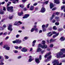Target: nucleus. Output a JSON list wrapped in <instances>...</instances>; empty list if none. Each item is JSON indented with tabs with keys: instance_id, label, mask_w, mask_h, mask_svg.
<instances>
[{
	"instance_id": "57",
	"label": "nucleus",
	"mask_w": 65,
	"mask_h": 65,
	"mask_svg": "<svg viewBox=\"0 0 65 65\" xmlns=\"http://www.w3.org/2000/svg\"><path fill=\"white\" fill-rule=\"evenodd\" d=\"M50 42H52L53 41V39H51L50 40Z\"/></svg>"
},
{
	"instance_id": "32",
	"label": "nucleus",
	"mask_w": 65,
	"mask_h": 65,
	"mask_svg": "<svg viewBox=\"0 0 65 65\" xmlns=\"http://www.w3.org/2000/svg\"><path fill=\"white\" fill-rule=\"evenodd\" d=\"M42 42L43 44H44L45 43V41H42Z\"/></svg>"
},
{
	"instance_id": "24",
	"label": "nucleus",
	"mask_w": 65,
	"mask_h": 65,
	"mask_svg": "<svg viewBox=\"0 0 65 65\" xmlns=\"http://www.w3.org/2000/svg\"><path fill=\"white\" fill-rule=\"evenodd\" d=\"M58 35H59V33H58L56 35L53 36V38H55L56 37H57V36H58Z\"/></svg>"
},
{
	"instance_id": "50",
	"label": "nucleus",
	"mask_w": 65,
	"mask_h": 65,
	"mask_svg": "<svg viewBox=\"0 0 65 65\" xmlns=\"http://www.w3.org/2000/svg\"><path fill=\"white\" fill-rule=\"evenodd\" d=\"M28 37H24V39H25L26 40L27 39H28Z\"/></svg>"
},
{
	"instance_id": "28",
	"label": "nucleus",
	"mask_w": 65,
	"mask_h": 65,
	"mask_svg": "<svg viewBox=\"0 0 65 65\" xmlns=\"http://www.w3.org/2000/svg\"><path fill=\"white\" fill-rule=\"evenodd\" d=\"M12 42L13 43H17V40L15 41H13Z\"/></svg>"
},
{
	"instance_id": "33",
	"label": "nucleus",
	"mask_w": 65,
	"mask_h": 65,
	"mask_svg": "<svg viewBox=\"0 0 65 65\" xmlns=\"http://www.w3.org/2000/svg\"><path fill=\"white\" fill-rule=\"evenodd\" d=\"M13 51L14 53H18V51L17 50H14Z\"/></svg>"
},
{
	"instance_id": "21",
	"label": "nucleus",
	"mask_w": 65,
	"mask_h": 65,
	"mask_svg": "<svg viewBox=\"0 0 65 65\" xmlns=\"http://www.w3.org/2000/svg\"><path fill=\"white\" fill-rule=\"evenodd\" d=\"M34 9V7L33 6H31L30 8V10H32Z\"/></svg>"
},
{
	"instance_id": "17",
	"label": "nucleus",
	"mask_w": 65,
	"mask_h": 65,
	"mask_svg": "<svg viewBox=\"0 0 65 65\" xmlns=\"http://www.w3.org/2000/svg\"><path fill=\"white\" fill-rule=\"evenodd\" d=\"M41 49L40 48H37V52H41Z\"/></svg>"
},
{
	"instance_id": "36",
	"label": "nucleus",
	"mask_w": 65,
	"mask_h": 65,
	"mask_svg": "<svg viewBox=\"0 0 65 65\" xmlns=\"http://www.w3.org/2000/svg\"><path fill=\"white\" fill-rule=\"evenodd\" d=\"M55 25H57V26H58L59 25V23L56 22L55 23Z\"/></svg>"
},
{
	"instance_id": "26",
	"label": "nucleus",
	"mask_w": 65,
	"mask_h": 65,
	"mask_svg": "<svg viewBox=\"0 0 65 65\" xmlns=\"http://www.w3.org/2000/svg\"><path fill=\"white\" fill-rule=\"evenodd\" d=\"M48 2H49V1H46L44 2V3L45 4H48Z\"/></svg>"
},
{
	"instance_id": "59",
	"label": "nucleus",
	"mask_w": 65,
	"mask_h": 65,
	"mask_svg": "<svg viewBox=\"0 0 65 65\" xmlns=\"http://www.w3.org/2000/svg\"><path fill=\"white\" fill-rule=\"evenodd\" d=\"M2 4H4L5 3V2H3L2 3H1Z\"/></svg>"
},
{
	"instance_id": "19",
	"label": "nucleus",
	"mask_w": 65,
	"mask_h": 65,
	"mask_svg": "<svg viewBox=\"0 0 65 65\" xmlns=\"http://www.w3.org/2000/svg\"><path fill=\"white\" fill-rule=\"evenodd\" d=\"M18 15H19V16H21L22 14H23V12H22L21 13H18Z\"/></svg>"
},
{
	"instance_id": "43",
	"label": "nucleus",
	"mask_w": 65,
	"mask_h": 65,
	"mask_svg": "<svg viewBox=\"0 0 65 65\" xmlns=\"http://www.w3.org/2000/svg\"><path fill=\"white\" fill-rule=\"evenodd\" d=\"M37 5V3H36L33 4L34 6H36Z\"/></svg>"
},
{
	"instance_id": "63",
	"label": "nucleus",
	"mask_w": 65,
	"mask_h": 65,
	"mask_svg": "<svg viewBox=\"0 0 65 65\" xmlns=\"http://www.w3.org/2000/svg\"><path fill=\"white\" fill-rule=\"evenodd\" d=\"M56 15H58V14H59V12H56Z\"/></svg>"
},
{
	"instance_id": "44",
	"label": "nucleus",
	"mask_w": 65,
	"mask_h": 65,
	"mask_svg": "<svg viewBox=\"0 0 65 65\" xmlns=\"http://www.w3.org/2000/svg\"><path fill=\"white\" fill-rule=\"evenodd\" d=\"M18 23L17 22H16L15 23H14V25H18Z\"/></svg>"
},
{
	"instance_id": "52",
	"label": "nucleus",
	"mask_w": 65,
	"mask_h": 65,
	"mask_svg": "<svg viewBox=\"0 0 65 65\" xmlns=\"http://www.w3.org/2000/svg\"><path fill=\"white\" fill-rule=\"evenodd\" d=\"M3 44V42H2L0 43V45H2Z\"/></svg>"
},
{
	"instance_id": "10",
	"label": "nucleus",
	"mask_w": 65,
	"mask_h": 65,
	"mask_svg": "<svg viewBox=\"0 0 65 65\" xmlns=\"http://www.w3.org/2000/svg\"><path fill=\"white\" fill-rule=\"evenodd\" d=\"M30 15L29 14H25V16L23 17V19H26L29 17Z\"/></svg>"
},
{
	"instance_id": "22",
	"label": "nucleus",
	"mask_w": 65,
	"mask_h": 65,
	"mask_svg": "<svg viewBox=\"0 0 65 65\" xmlns=\"http://www.w3.org/2000/svg\"><path fill=\"white\" fill-rule=\"evenodd\" d=\"M62 9H64L63 10V11L64 12H65V6H63L61 8Z\"/></svg>"
},
{
	"instance_id": "8",
	"label": "nucleus",
	"mask_w": 65,
	"mask_h": 65,
	"mask_svg": "<svg viewBox=\"0 0 65 65\" xmlns=\"http://www.w3.org/2000/svg\"><path fill=\"white\" fill-rule=\"evenodd\" d=\"M3 48H6V49L7 50H10V47L8 46V45H5L4 46Z\"/></svg>"
},
{
	"instance_id": "58",
	"label": "nucleus",
	"mask_w": 65,
	"mask_h": 65,
	"mask_svg": "<svg viewBox=\"0 0 65 65\" xmlns=\"http://www.w3.org/2000/svg\"><path fill=\"white\" fill-rule=\"evenodd\" d=\"M22 48V47L21 46H20L19 47V49H21Z\"/></svg>"
},
{
	"instance_id": "64",
	"label": "nucleus",
	"mask_w": 65,
	"mask_h": 65,
	"mask_svg": "<svg viewBox=\"0 0 65 65\" xmlns=\"http://www.w3.org/2000/svg\"><path fill=\"white\" fill-rule=\"evenodd\" d=\"M0 30H3V29L2 28H0Z\"/></svg>"
},
{
	"instance_id": "46",
	"label": "nucleus",
	"mask_w": 65,
	"mask_h": 65,
	"mask_svg": "<svg viewBox=\"0 0 65 65\" xmlns=\"http://www.w3.org/2000/svg\"><path fill=\"white\" fill-rule=\"evenodd\" d=\"M14 47L16 49H18L19 48L18 46H15Z\"/></svg>"
},
{
	"instance_id": "12",
	"label": "nucleus",
	"mask_w": 65,
	"mask_h": 65,
	"mask_svg": "<svg viewBox=\"0 0 65 65\" xmlns=\"http://www.w3.org/2000/svg\"><path fill=\"white\" fill-rule=\"evenodd\" d=\"M50 9H52L53 8L54 6V5H53V4L52 3H50Z\"/></svg>"
},
{
	"instance_id": "61",
	"label": "nucleus",
	"mask_w": 65,
	"mask_h": 65,
	"mask_svg": "<svg viewBox=\"0 0 65 65\" xmlns=\"http://www.w3.org/2000/svg\"><path fill=\"white\" fill-rule=\"evenodd\" d=\"M7 34V32H5L4 34V35H6Z\"/></svg>"
},
{
	"instance_id": "37",
	"label": "nucleus",
	"mask_w": 65,
	"mask_h": 65,
	"mask_svg": "<svg viewBox=\"0 0 65 65\" xmlns=\"http://www.w3.org/2000/svg\"><path fill=\"white\" fill-rule=\"evenodd\" d=\"M3 10L4 11L6 10V8L5 7H3Z\"/></svg>"
},
{
	"instance_id": "56",
	"label": "nucleus",
	"mask_w": 65,
	"mask_h": 65,
	"mask_svg": "<svg viewBox=\"0 0 65 65\" xmlns=\"http://www.w3.org/2000/svg\"><path fill=\"white\" fill-rule=\"evenodd\" d=\"M55 18L56 19L58 20V19H59V17H55Z\"/></svg>"
},
{
	"instance_id": "38",
	"label": "nucleus",
	"mask_w": 65,
	"mask_h": 65,
	"mask_svg": "<svg viewBox=\"0 0 65 65\" xmlns=\"http://www.w3.org/2000/svg\"><path fill=\"white\" fill-rule=\"evenodd\" d=\"M56 20H52V22L53 23H55V22H56Z\"/></svg>"
},
{
	"instance_id": "40",
	"label": "nucleus",
	"mask_w": 65,
	"mask_h": 65,
	"mask_svg": "<svg viewBox=\"0 0 65 65\" xmlns=\"http://www.w3.org/2000/svg\"><path fill=\"white\" fill-rule=\"evenodd\" d=\"M39 59L40 60H41V55H40L39 56Z\"/></svg>"
},
{
	"instance_id": "14",
	"label": "nucleus",
	"mask_w": 65,
	"mask_h": 65,
	"mask_svg": "<svg viewBox=\"0 0 65 65\" xmlns=\"http://www.w3.org/2000/svg\"><path fill=\"white\" fill-rule=\"evenodd\" d=\"M18 2H19L18 0H13L12 2L13 3H14V4H15L16 3H18Z\"/></svg>"
},
{
	"instance_id": "48",
	"label": "nucleus",
	"mask_w": 65,
	"mask_h": 65,
	"mask_svg": "<svg viewBox=\"0 0 65 65\" xmlns=\"http://www.w3.org/2000/svg\"><path fill=\"white\" fill-rule=\"evenodd\" d=\"M44 50H43L42 51H41V54H43V53H44Z\"/></svg>"
},
{
	"instance_id": "25",
	"label": "nucleus",
	"mask_w": 65,
	"mask_h": 65,
	"mask_svg": "<svg viewBox=\"0 0 65 65\" xmlns=\"http://www.w3.org/2000/svg\"><path fill=\"white\" fill-rule=\"evenodd\" d=\"M53 29L54 30H57V28H56V26H54L53 27Z\"/></svg>"
},
{
	"instance_id": "16",
	"label": "nucleus",
	"mask_w": 65,
	"mask_h": 65,
	"mask_svg": "<svg viewBox=\"0 0 65 65\" xmlns=\"http://www.w3.org/2000/svg\"><path fill=\"white\" fill-rule=\"evenodd\" d=\"M60 40L61 41H64V40H65V38L63 37H61L60 38Z\"/></svg>"
},
{
	"instance_id": "13",
	"label": "nucleus",
	"mask_w": 65,
	"mask_h": 65,
	"mask_svg": "<svg viewBox=\"0 0 65 65\" xmlns=\"http://www.w3.org/2000/svg\"><path fill=\"white\" fill-rule=\"evenodd\" d=\"M17 43L18 44H20V43L22 42V41L19 39L17 40Z\"/></svg>"
},
{
	"instance_id": "53",
	"label": "nucleus",
	"mask_w": 65,
	"mask_h": 65,
	"mask_svg": "<svg viewBox=\"0 0 65 65\" xmlns=\"http://www.w3.org/2000/svg\"><path fill=\"white\" fill-rule=\"evenodd\" d=\"M49 25V24H47L46 25V26H45L46 28H47V27H48V26Z\"/></svg>"
},
{
	"instance_id": "42",
	"label": "nucleus",
	"mask_w": 65,
	"mask_h": 65,
	"mask_svg": "<svg viewBox=\"0 0 65 65\" xmlns=\"http://www.w3.org/2000/svg\"><path fill=\"white\" fill-rule=\"evenodd\" d=\"M30 5V4H29L27 6V8H29V7H30V6H29V5Z\"/></svg>"
},
{
	"instance_id": "9",
	"label": "nucleus",
	"mask_w": 65,
	"mask_h": 65,
	"mask_svg": "<svg viewBox=\"0 0 65 65\" xmlns=\"http://www.w3.org/2000/svg\"><path fill=\"white\" fill-rule=\"evenodd\" d=\"M45 11V8L44 7H42L41 9V10H40V12H41L43 13Z\"/></svg>"
},
{
	"instance_id": "30",
	"label": "nucleus",
	"mask_w": 65,
	"mask_h": 65,
	"mask_svg": "<svg viewBox=\"0 0 65 65\" xmlns=\"http://www.w3.org/2000/svg\"><path fill=\"white\" fill-rule=\"evenodd\" d=\"M20 7H22V8H24V6L23 5L21 4V5H20Z\"/></svg>"
},
{
	"instance_id": "41",
	"label": "nucleus",
	"mask_w": 65,
	"mask_h": 65,
	"mask_svg": "<svg viewBox=\"0 0 65 65\" xmlns=\"http://www.w3.org/2000/svg\"><path fill=\"white\" fill-rule=\"evenodd\" d=\"M19 36H20V35H17L16 36V38H19Z\"/></svg>"
},
{
	"instance_id": "4",
	"label": "nucleus",
	"mask_w": 65,
	"mask_h": 65,
	"mask_svg": "<svg viewBox=\"0 0 65 65\" xmlns=\"http://www.w3.org/2000/svg\"><path fill=\"white\" fill-rule=\"evenodd\" d=\"M7 9L8 11L12 12L13 11V7L8 6L7 7Z\"/></svg>"
},
{
	"instance_id": "5",
	"label": "nucleus",
	"mask_w": 65,
	"mask_h": 65,
	"mask_svg": "<svg viewBox=\"0 0 65 65\" xmlns=\"http://www.w3.org/2000/svg\"><path fill=\"white\" fill-rule=\"evenodd\" d=\"M38 47H40L41 48H44V49H45L47 48V45H44L43 46H42L41 44H40L39 45Z\"/></svg>"
},
{
	"instance_id": "54",
	"label": "nucleus",
	"mask_w": 65,
	"mask_h": 65,
	"mask_svg": "<svg viewBox=\"0 0 65 65\" xmlns=\"http://www.w3.org/2000/svg\"><path fill=\"white\" fill-rule=\"evenodd\" d=\"M43 32H45V31H46V29L44 28L43 29Z\"/></svg>"
},
{
	"instance_id": "27",
	"label": "nucleus",
	"mask_w": 65,
	"mask_h": 65,
	"mask_svg": "<svg viewBox=\"0 0 65 65\" xmlns=\"http://www.w3.org/2000/svg\"><path fill=\"white\" fill-rule=\"evenodd\" d=\"M4 13V12L3 11H0V13L1 14H3Z\"/></svg>"
},
{
	"instance_id": "15",
	"label": "nucleus",
	"mask_w": 65,
	"mask_h": 65,
	"mask_svg": "<svg viewBox=\"0 0 65 65\" xmlns=\"http://www.w3.org/2000/svg\"><path fill=\"white\" fill-rule=\"evenodd\" d=\"M51 33V32H50L47 34V36H48V37H51V36H52V35H53V34H50Z\"/></svg>"
},
{
	"instance_id": "1",
	"label": "nucleus",
	"mask_w": 65,
	"mask_h": 65,
	"mask_svg": "<svg viewBox=\"0 0 65 65\" xmlns=\"http://www.w3.org/2000/svg\"><path fill=\"white\" fill-rule=\"evenodd\" d=\"M65 51V49H62L60 50V52L57 53L56 54V57L57 58H63V57H62L61 56H62L63 55V53L62 52Z\"/></svg>"
},
{
	"instance_id": "39",
	"label": "nucleus",
	"mask_w": 65,
	"mask_h": 65,
	"mask_svg": "<svg viewBox=\"0 0 65 65\" xmlns=\"http://www.w3.org/2000/svg\"><path fill=\"white\" fill-rule=\"evenodd\" d=\"M45 27V25H43L42 26V28H44Z\"/></svg>"
},
{
	"instance_id": "7",
	"label": "nucleus",
	"mask_w": 65,
	"mask_h": 65,
	"mask_svg": "<svg viewBox=\"0 0 65 65\" xmlns=\"http://www.w3.org/2000/svg\"><path fill=\"white\" fill-rule=\"evenodd\" d=\"M12 25L11 24H10L9 25V27L8 28V29L10 31H12V28L11 27H12Z\"/></svg>"
},
{
	"instance_id": "49",
	"label": "nucleus",
	"mask_w": 65,
	"mask_h": 65,
	"mask_svg": "<svg viewBox=\"0 0 65 65\" xmlns=\"http://www.w3.org/2000/svg\"><path fill=\"white\" fill-rule=\"evenodd\" d=\"M27 51V49H26V48H25L24 51V52H26Z\"/></svg>"
},
{
	"instance_id": "3",
	"label": "nucleus",
	"mask_w": 65,
	"mask_h": 65,
	"mask_svg": "<svg viewBox=\"0 0 65 65\" xmlns=\"http://www.w3.org/2000/svg\"><path fill=\"white\" fill-rule=\"evenodd\" d=\"M52 63H54L53 65H62V63H60L59 64V61H57L56 60H54Z\"/></svg>"
},
{
	"instance_id": "60",
	"label": "nucleus",
	"mask_w": 65,
	"mask_h": 65,
	"mask_svg": "<svg viewBox=\"0 0 65 65\" xmlns=\"http://www.w3.org/2000/svg\"><path fill=\"white\" fill-rule=\"evenodd\" d=\"M26 0H22V2H25V1H26Z\"/></svg>"
},
{
	"instance_id": "47",
	"label": "nucleus",
	"mask_w": 65,
	"mask_h": 65,
	"mask_svg": "<svg viewBox=\"0 0 65 65\" xmlns=\"http://www.w3.org/2000/svg\"><path fill=\"white\" fill-rule=\"evenodd\" d=\"M56 7H54L53 8V9H52V10H56Z\"/></svg>"
},
{
	"instance_id": "29",
	"label": "nucleus",
	"mask_w": 65,
	"mask_h": 65,
	"mask_svg": "<svg viewBox=\"0 0 65 65\" xmlns=\"http://www.w3.org/2000/svg\"><path fill=\"white\" fill-rule=\"evenodd\" d=\"M5 58L6 59H8L9 58V57L8 56L5 55Z\"/></svg>"
},
{
	"instance_id": "20",
	"label": "nucleus",
	"mask_w": 65,
	"mask_h": 65,
	"mask_svg": "<svg viewBox=\"0 0 65 65\" xmlns=\"http://www.w3.org/2000/svg\"><path fill=\"white\" fill-rule=\"evenodd\" d=\"M9 19H10V20L12 19V18H13V16H11V15H10L9 17Z\"/></svg>"
},
{
	"instance_id": "62",
	"label": "nucleus",
	"mask_w": 65,
	"mask_h": 65,
	"mask_svg": "<svg viewBox=\"0 0 65 65\" xmlns=\"http://www.w3.org/2000/svg\"><path fill=\"white\" fill-rule=\"evenodd\" d=\"M58 30L59 31H62V29H58Z\"/></svg>"
},
{
	"instance_id": "18",
	"label": "nucleus",
	"mask_w": 65,
	"mask_h": 65,
	"mask_svg": "<svg viewBox=\"0 0 65 65\" xmlns=\"http://www.w3.org/2000/svg\"><path fill=\"white\" fill-rule=\"evenodd\" d=\"M36 40H34L32 43V46H34V45H35V43H36Z\"/></svg>"
},
{
	"instance_id": "2",
	"label": "nucleus",
	"mask_w": 65,
	"mask_h": 65,
	"mask_svg": "<svg viewBox=\"0 0 65 65\" xmlns=\"http://www.w3.org/2000/svg\"><path fill=\"white\" fill-rule=\"evenodd\" d=\"M51 52H49L47 53L46 55L44 57L45 58H47V60H46L45 61V62H46L48 61H50V60H51V58L52 57V56L51 55L50 56V55H51Z\"/></svg>"
},
{
	"instance_id": "23",
	"label": "nucleus",
	"mask_w": 65,
	"mask_h": 65,
	"mask_svg": "<svg viewBox=\"0 0 65 65\" xmlns=\"http://www.w3.org/2000/svg\"><path fill=\"white\" fill-rule=\"evenodd\" d=\"M33 60H34V59L30 58L29 59L28 61L29 62H31L32 61H33Z\"/></svg>"
},
{
	"instance_id": "11",
	"label": "nucleus",
	"mask_w": 65,
	"mask_h": 65,
	"mask_svg": "<svg viewBox=\"0 0 65 65\" xmlns=\"http://www.w3.org/2000/svg\"><path fill=\"white\" fill-rule=\"evenodd\" d=\"M35 60L37 63L38 64V63H40V61H39V58H35Z\"/></svg>"
},
{
	"instance_id": "6",
	"label": "nucleus",
	"mask_w": 65,
	"mask_h": 65,
	"mask_svg": "<svg viewBox=\"0 0 65 65\" xmlns=\"http://www.w3.org/2000/svg\"><path fill=\"white\" fill-rule=\"evenodd\" d=\"M54 3H56L57 4H59L60 3V1L59 0H54Z\"/></svg>"
},
{
	"instance_id": "51",
	"label": "nucleus",
	"mask_w": 65,
	"mask_h": 65,
	"mask_svg": "<svg viewBox=\"0 0 65 65\" xmlns=\"http://www.w3.org/2000/svg\"><path fill=\"white\" fill-rule=\"evenodd\" d=\"M53 18H54V17H51L50 19V20H51V21H52V20L53 19Z\"/></svg>"
},
{
	"instance_id": "31",
	"label": "nucleus",
	"mask_w": 65,
	"mask_h": 65,
	"mask_svg": "<svg viewBox=\"0 0 65 65\" xmlns=\"http://www.w3.org/2000/svg\"><path fill=\"white\" fill-rule=\"evenodd\" d=\"M49 46L50 47H53L54 46V45H53V44H51Z\"/></svg>"
},
{
	"instance_id": "35",
	"label": "nucleus",
	"mask_w": 65,
	"mask_h": 65,
	"mask_svg": "<svg viewBox=\"0 0 65 65\" xmlns=\"http://www.w3.org/2000/svg\"><path fill=\"white\" fill-rule=\"evenodd\" d=\"M34 30H35V29L34 28H32L31 29V32H33L34 31Z\"/></svg>"
},
{
	"instance_id": "55",
	"label": "nucleus",
	"mask_w": 65,
	"mask_h": 65,
	"mask_svg": "<svg viewBox=\"0 0 65 65\" xmlns=\"http://www.w3.org/2000/svg\"><path fill=\"white\" fill-rule=\"evenodd\" d=\"M21 57H21V56H19L18 57V59H21Z\"/></svg>"
},
{
	"instance_id": "45",
	"label": "nucleus",
	"mask_w": 65,
	"mask_h": 65,
	"mask_svg": "<svg viewBox=\"0 0 65 65\" xmlns=\"http://www.w3.org/2000/svg\"><path fill=\"white\" fill-rule=\"evenodd\" d=\"M53 34H57V32H56L55 31H54L53 32Z\"/></svg>"
},
{
	"instance_id": "34",
	"label": "nucleus",
	"mask_w": 65,
	"mask_h": 65,
	"mask_svg": "<svg viewBox=\"0 0 65 65\" xmlns=\"http://www.w3.org/2000/svg\"><path fill=\"white\" fill-rule=\"evenodd\" d=\"M25 47H24L21 50L22 52H24V51H25Z\"/></svg>"
}]
</instances>
